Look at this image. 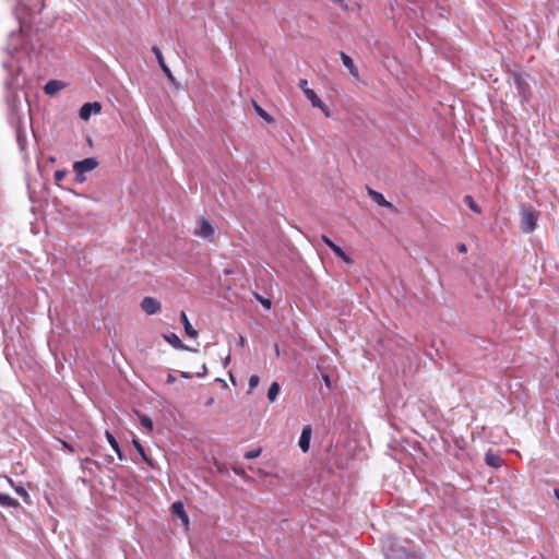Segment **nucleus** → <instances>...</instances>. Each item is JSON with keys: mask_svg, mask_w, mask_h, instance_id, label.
Wrapping results in <instances>:
<instances>
[{"mask_svg": "<svg viewBox=\"0 0 559 559\" xmlns=\"http://www.w3.org/2000/svg\"><path fill=\"white\" fill-rule=\"evenodd\" d=\"M8 70L9 74L4 82L5 103L9 110L8 120L10 124H17L23 121L22 102L19 91L23 88L24 82L21 83L19 79L21 68H17L15 73L12 69L8 68Z\"/></svg>", "mask_w": 559, "mask_h": 559, "instance_id": "f257e3e1", "label": "nucleus"}, {"mask_svg": "<svg viewBox=\"0 0 559 559\" xmlns=\"http://www.w3.org/2000/svg\"><path fill=\"white\" fill-rule=\"evenodd\" d=\"M382 552L385 559H425V552L416 547L411 539L386 537L382 542Z\"/></svg>", "mask_w": 559, "mask_h": 559, "instance_id": "f03ea898", "label": "nucleus"}, {"mask_svg": "<svg viewBox=\"0 0 559 559\" xmlns=\"http://www.w3.org/2000/svg\"><path fill=\"white\" fill-rule=\"evenodd\" d=\"M508 73L511 75L513 80L521 103H530L533 96L530 84V80L532 79L531 74L526 72H520L516 70H509Z\"/></svg>", "mask_w": 559, "mask_h": 559, "instance_id": "7ed1b4c3", "label": "nucleus"}, {"mask_svg": "<svg viewBox=\"0 0 559 559\" xmlns=\"http://www.w3.org/2000/svg\"><path fill=\"white\" fill-rule=\"evenodd\" d=\"M520 228L524 234L533 233L537 227V221L540 216V212L534 206L527 204H521L520 207Z\"/></svg>", "mask_w": 559, "mask_h": 559, "instance_id": "20e7f679", "label": "nucleus"}, {"mask_svg": "<svg viewBox=\"0 0 559 559\" xmlns=\"http://www.w3.org/2000/svg\"><path fill=\"white\" fill-rule=\"evenodd\" d=\"M152 52L154 53L156 61H157L160 70L163 71V73L166 75L168 82L171 85H174L176 88H178L180 86V84L176 81V78L174 76L171 70L166 64L164 56L162 53V50L157 46H153Z\"/></svg>", "mask_w": 559, "mask_h": 559, "instance_id": "39448f33", "label": "nucleus"}, {"mask_svg": "<svg viewBox=\"0 0 559 559\" xmlns=\"http://www.w3.org/2000/svg\"><path fill=\"white\" fill-rule=\"evenodd\" d=\"M298 86L301 88L307 99L311 103L312 107L321 108V105L323 106V102L318 96V94L312 88L308 87V81L306 79H300Z\"/></svg>", "mask_w": 559, "mask_h": 559, "instance_id": "423d86ee", "label": "nucleus"}, {"mask_svg": "<svg viewBox=\"0 0 559 559\" xmlns=\"http://www.w3.org/2000/svg\"><path fill=\"white\" fill-rule=\"evenodd\" d=\"M321 239L331 249V251L343 262L347 264H352L354 262L353 259L326 235H322Z\"/></svg>", "mask_w": 559, "mask_h": 559, "instance_id": "0eeeda50", "label": "nucleus"}, {"mask_svg": "<svg viewBox=\"0 0 559 559\" xmlns=\"http://www.w3.org/2000/svg\"><path fill=\"white\" fill-rule=\"evenodd\" d=\"M102 104L99 102H87L83 104L79 110V117L82 120H88L93 114L102 111Z\"/></svg>", "mask_w": 559, "mask_h": 559, "instance_id": "6e6552de", "label": "nucleus"}, {"mask_svg": "<svg viewBox=\"0 0 559 559\" xmlns=\"http://www.w3.org/2000/svg\"><path fill=\"white\" fill-rule=\"evenodd\" d=\"M99 163L96 157H86L81 160H75L72 165L73 170L82 171L83 174L90 173L98 167Z\"/></svg>", "mask_w": 559, "mask_h": 559, "instance_id": "1a4fd4ad", "label": "nucleus"}, {"mask_svg": "<svg viewBox=\"0 0 559 559\" xmlns=\"http://www.w3.org/2000/svg\"><path fill=\"white\" fill-rule=\"evenodd\" d=\"M194 234L205 240L213 241L215 230L213 225L206 218H201L199 228Z\"/></svg>", "mask_w": 559, "mask_h": 559, "instance_id": "9d476101", "label": "nucleus"}, {"mask_svg": "<svg viewBox=\"0 0 559 559\" xmlns=\"http://www.w3.org/2000/svg\"><path fill=\"white\" fill-rule=\"evenodd\" d=\"M141 308L146 314L153 316L162 310V304L156 298L146 296L141 301Z\"/></svg>", "mask_w": 559, "mask_h": 559, "instance_id": "9b49d317", "label": "nucleus"}, {"mask_svg": "<svg viewBox=\"0 0 559 559\" xmlns=\"http://www.w3.org/2000/svg\"><path fill=\"white\" fill-rule=\"evenodd\" d=\"M162 336L168 344H170L176 349L188 350V352H198L197 349H193V348L189 347L188 345L183 344V342L180 340V337L174 332L163 333Z\"/></svg>", "mask_w": 559, "mask_h": 559, "instance_id": "f8f14e48", "label": "nucleus"}, {"mask_svg": "<svg viewBox=\"0 0 559 559\" xmlns=\"http://www.w3.org/2000/svg\"><path fill=\"white\" fill-rule=\"evenodd\" d=\"M367 192H368V195L370 197V199L374 203H377L379 206L389 209L391 211H396V209L393 205V203L388 201L381 192L376 191V190H373L372 188H370L368 186H367Z\"/></svg>", "mask_w": 559, "mask_h": 559, "instance_id": "ddd939ff", "label": "nucleus"}, {"mask_svg": "<svg viewBox=\"0 0 559 559\" xmlns=\"http://www.w3.org/2000/svg\"><path fill=\"white\" fill-rule=\"evenodd\" d=\"M171 513L174 516L178 518L181 522V525L185 527L189 526V515L185 510V506L181 501H175L170 507Z\"/></svg>", "mask_w": 559, "mask_h": 559, "instance_id": "4468645a", "label": "nucleus"}, {"mask_svg": "<svg viewBox=\"0 0 559 559\" xmlns=\"http://www.w3.org/2000/svg\"><path fill=\"white\" fill-rule=\"evenodd\" d=\"M312 438V427L311 425L304 426L301 430V435L298 440V447L302 451V453H307L310 449V442Z\"/></svg>", "mask_w": 559, "mask_h": 559, "instance_id": "2eb2a0df", "label": "nucleus"}, {"mask_svg": "<svg viewBox=\"0 0 559 559\" xmlns=\"http://www.w3.org/2000/svg\"><path fill=\"white\" fill-rule=\"evenodd\" d=\"M17 39L21 40V45H12L8 49L12 57H15V55L20 51H25L27 55H29L35 50L34 45L29 44L25 36H19Z\"/></svg>", "mask_w": 559, "mask_h": 559, "instance_id": "dca6fc26", "label": "nucleus"}, {"mask_svg": "<svg viewBox=\"0 0 559 559\" xmlns=\"http://www.w3.org/2000/svg\"><path fill=\"white\" fill-rule=\"evenodd\" d=\"M132 445L134 447V449L141 456L142 462L145 463L147 466L154 468L155 467L154 460L147 455L145 448L143 447V444L140 442V440L135 436L132 439Z\"/></svg>", "mask_w": 559, "mask_h": 559, "instance_id": "f3484780", "label": "nucleus"}, {"mask_svg": "<svg viewBox=\"0 0 559 559\" xmlns=\"http://www.w3.org/2000/svg\"><path fill=\"white\" fill-rule=\"evenodd\" d=\"M485 463L487 466L492 468H499L503 465V459L501 455L491 449L485 453Z\"/></svg>", "mask_w": 559, "mask_h": 559, "instance_id": "a211bd4d", "label": "nucleus"}, {"mask_svg": "<svg viewBox=\"0 0 559 559\" xmlns=\"http://www.w3.org/2000/svg\"><path fill=\"white\" fill-rule=\"evenodd\" d=\"M105 437H106L108 443L110 444V447L112 448V450L116 452L118 459L120 461L126 460V455H124L118 440L116 439V437L109 430L105 431Z\"/></svg>", "mask_w": 559, "mask_h": 559, "instance_id": "6ab92c4d", "label": "nucleus"}, {"mask_svg": "<svg viewBox=\"0 0 559 559\" xmlns=\"http://www.w3.org/2000/svg\"><path fill=\"white\" fill-rule=\"evenodd\" d=\"M340 57H341V60H342L344 67L349 71V73L353 76L357 78L359 74V71H358V68L356 67L353 58L349 55L345 53L344 51L340 52Z\"/></svg>", "mask_w": 559, "mask_h": 559, "instance_id": "aec40b11", "label": "nucleus"}, {"mask_svg": "<svg viewBox=\"0 0 559 559\" xmlns=\"http://www.w3.org/2000/svg\"><path fill=\"white\" fill-rule=\"evenodd\" d=\"M180 322L188 337L195 338L198 336V331L192 326L183 310L180 312Z\"/></svg>", "mask_w": 559, "mask_h": 559, "instance_id": "412c9836", "label": "nucleus"}, {"mask_svg": "<svg viewBox=\"0 0 559 559\" xmlns=\"http://www.w3.org/2000/svg\"><path fill=\"white\" fill-rule=\"evenodd\" d=\"M10 486L14 489V491L23 499V501L26 503V504H31L32 503V499H31V496L29 493L27 492V490L22 486V485H16L12 478L10 477H7Z\"/></svg>", "mask_w": 559, "mask_h": 559, "instance_id": "4be33fe9", "label": "nucleus"}, {"mask_svg": "<svg viewBox=\"0 0 559 559\" xmlns=\"http://www.w3.org/2000/svg\"><path fill=\"white\" fill-rule=\"evenodd\" d=\"M15 130L16 142L21 150H24L26 146V133L23 128V121L17 124H11Z\"/></svg>", "mask_w": 559, "mask_h": 559, "instance_id": "5701e85b", "label": "nucleus"}, {"mask_svg": "<svg viewBox=\"0 0 559 559\" xmlns=\"http://www.w3.org/2000/svg\"><path fill=\"white\" fill-rule=\"evenodd\" d=\"M64 84L58 80H50L44 86V92L46 95L53 96L56 95Z\"/></svg>", "mask_w": 559, "mask_h": 559, "instance_id": "b1692460", "label": "nucleus"}, {"mask_svg": "<svg viewBox=\"0 0 559 559\" xmlns=\"http://www.w3.org/2000/svg\"><path fill=\"white\" fill-rule=\"evenodd\" d=\"M0 506L3 508L17 509L21 504L15 498H12L8 493L0 492Z\"/></svg>", "mask_w": 559, "mask_h": 559, "instance_id": "393cba45", "label": "nucleus"}, {"mask_svg": "<svg viewBox=\"0 0 559 559\" xmlns=\"http://www.w3.org/2000/svg\"><path fill=\"white\" fill-rule=\"evenodd\" d=\"M134 413L138 416L142 427L145 428L148 432H152L154 430V423L152 418L136 409H134Z\"/></svg>", "mask_w": 559, "mask_h": 559, "instance_id": "a878e982", "label": "nucleus"}, {"mask_svg": "<svg viewBox=\"0 0 559 559\" xmlns=\"http://www.w3.org/2000/svg\"><path fill=\"white\" fill-rule=\"evenodd\" d=\"M281 392V385L278 382L274 381L271 383V385L269 386V390H267V400L271 402V403H274L278 396Z\"/></svg>", "mask_w": 559, "mask_h": 559, "instance_id": "bb28decb", "label": "nucleus"}, {"mask_svg": "<svg viewBox=\"0 0 559 559\" xmlns=\"http://www.w3.org/2000/svg\"><path fill=\"white\" fill-rule=\"evenodd\" d=\"M253 108H254L257 115L260 118H262L265 122H267V123L274 122V118L254 100H253Z\"/></svg>", "mask_w": 559, "mask_h": 559, "instance_id": "cd10ccee", "label": "nucleus"}, {"mask_svg": "<svg viewBox=\"0 0 559 559\" xmlns=\"http://www.w3.org/2000/svg\"><path fill=\"white\" fill-rule=\"evenodd\" d=\"M463 202L464 204H466L469 210L476 214H481L483 213V210L481 207L476 203V201L474 200V198L469 194H466L464 195L463 198Z\"/></svg>", "mask_w": 559, "mask_h": 559, "instance_id": "c85d7f7f", "label": "nucleus"}, {"mask_svg": "<svg viewBox=\"0 0 559 559\" xmlns=\"http://www.w3.org/2000/svg\"><path fill=\"white\" fill-rule=\"evenodd\" d=\"M231 469H233V472L236 475L241 477L246 483H248V484H253L254 483V478L252 476L248 475L243 467H241V466H233Z\"/></svg>", "mask_w": 559, "mask_h": 559, "instance_id": "c756f323", "label": "nucleus"}, {"mask_svg": "<svg viewBox=\"0 0 559 559\" xmlns=\"http://www.w3.org/2000/svg\"><path fill=\"white\" fill-rule=\"evenodd\" d=\"M255 299L262 305L263 308L266 310L271 309L272 307V300L270 298H265L259 294H254Z\"/></svg>", "mask_w": 559, "mask_h": 559, "instance_id": "7c9ffc66", "label": "nucleus"}, {"mask_svg": "<svg viewBox=\"0 0 559 559\" xmlns=\"http://www.w3.org/2000/svg\"><path fill=\"white\" fill-rule=\"evenodd\" d=\"M68 175V171L66 169H57L53 174V180L57 186L60 187L59 182L62 181Z\"/></svg>", "mask_w": 559, "mask_h": 559, "instance_id": "2f4dec72", "label": "nucleus"}, {"mask_svg": "<svg viewBox=\"0 0 559 559\" xmlns=\"http://www.w3.org/2000/svg\"><path fill=\"white\" fill-rule=\"evenodd\" d=\"M262 453V448H255L253 450H250V451H247L245 453V459L246 460H254L257 457H259Z\"/></svg>", "mask_w": 559, "mask_h": 559, "instance_id": "473e14b6", "label": "nucleus"}, {"mask_svg": "<svg viewBox=\"0 0 559 559\" xmlns=\"http://www.w3.org/2000/svg\"><path fill=\"white\" fill-rule=\"evenodd\" d=\"M260 383V378L257 374H252L249 378V390L248 393H251L254 388H257Z\"/></svg>", "mask_w": 559, "mask_h": 559, "instance_id": "72a5a7b5", "label": "nucleus"}, {"mask_svg": "<svg viewBox=\"0 0 559 559\" xmlns=\"http://www.w3.org/2000/svg\"><path fill=\"white\" fill-rule=\"evenodd\" d=\"M57 440H58V442L61 443L62 449L68 451L69 453H74L76 451L75 448L68 441L60 439V438H58Z\"/></svg>", "mask_w": 559, "mask_h": 559, "instance_id": "f704fd0d", "label": "nucleus"}, {"mask_svg": "<svg viewBox=\"0 0 559 559\" xmlns=\"http://www.w3.org/2000/svg\"><path fill=\"white\" fill-rule=\"evenodd\" d=\"M75 176L73 178V181L75 183H83L85 180H86V177H85V174H83L82 171H79V170H73Z\"/></svg>", "mask_w": 559, "mask_h": 559, "instance_id": "c9c22d12", "label": "nucleus"}, {"mask_svg": "<svg viewBox=\"0 0 559 559\" xmlns=\"http://www.w3.org/2000/svg\"><path fill=\"white\" fill-rule=\"evenodd\" d=\"M322 380L326 388L330 390L332 385L331 377L328 373H322Z\"/></svg>", "mask_w": 559, "mask_h": 559, "instance_id": "e433bc0d", "label": "nucleus"}, {"mask_svg": "<svg viewBox=\"0 0 559 559\" xmlns=\"http://www.w3.org/2000/svg\"><path fill=\"white\" fill-rule=\"evenodd\" d=\"M334 4H337L338 7H341L343 10L347 11L348 10V4L345 2V0H331Z\"/></svg>", "mask_w": 559, "mask_h": 559, "instance_id": "4c0bfd02", "label": "nucleus"}, {"mask_svg": "<svg viewBox=\"0 0 559 559\" xmlns=\"http://www.w3.org/2000/svg\"><path fill=\"white\" fill-rule=\"evenodd\" d=\"M206 374H207V367H206V365L204 364V365L202 366V368H201V371H198V372L195 373V376H197V377H199V378H202V377H205Z\"/></svg>", "mask_w": 559, "mask_h": 559, "instance_id": "58836bf2", "label": "nucleus"}, {"mask_svg": "<svg viewBox=\"0 0 559 559\" xmlns=\"http://www.w3.org/2000/svg\"><path fill=\"white\" fill-rule=\"evenodd\" d=\"M456 248H457V251L460 253H466L467 252V247L463 242L457 243Z\"/></svg>", "mask_w": 559, "mask_h": 559, "instance_id": "ea45409f", "label": "nucleus"}, {"mask_svg": "<svg viewBox=\"0 0 559 559\" xmlns=\"http://www.w3.org/2000/svg\"><path fill=\"white\" fill-rule=\"evenodd\" d=\"M176 380H177V378L173 373H168L167 379H166V383L167 384H173V383L176 382Z\"/></svg>", "mask_w": 559, "mask_h": 559, "instance_id": "a19ab883", "label": "nucleus"}, {"mask_svg": "<svg viewBox=\"0 0 559 559\" xmlns=\"http://www.w3.org/2000/svg\"><path fill=\"white\" fill-rule=\"evenodd\" d=\"M325 117H330V110L328 108V106L323 103V106L321 105V108H319Z\"/></svg>", "mask_w": 559, "mask_h": 559, "instance_id": "79ce46f5", "label": "nucleus"}, {"mask_svg": "<svg viewBox=\"0 0 559 559\" xmlns=\"http://www.w3.org/2000/svg\"><path fill=\"white\" fill-rule=\"evenodd\" d=\"M249 469L252 472L259 473L261 476H266L267 474L262 468H254L252 466H249Z\"/></svg>", "mask_w": 559, "mask_h": 559, "instance_id": "37998d69", "label": "nucleus"}, {"mask_svg": "<svg viewBox=\"0 0 559 559\" xmlns=\"http://www.w3.org/2000/svg\"><path fill=\"white\" fill-rule=\"evenodd\" d=\"M180 377L183 378V379H191L192 378V373L187 372V371H180Z\"/></svg>", "mask_w": 559, "mask_h": 559, "instance_id": "c03bdc74", "label": "nucleus"}, {"mask_svg": "<svg viewBox=\"0 0 559 559\" xmlns=\"http://www.w3.org/2000/svg\"><path fill=\"white\" fill-rule=\"evenodd\" d=\"M230 362V355H227L224 359H223V365L224 367L226 368Z\"/></svg>", "mask_w": 559, "mask_h": 559, "instance_id": "a18cd8bd", "label": "nucleus"}, {"mask_svg": "<svg viewBox=\"0 0 559 559\" xmlns=\"http://www.w3.org/2000/svg\"><path fill=\"white\" fill-rule=\"evenodd\" d=\"M245 343H246V338L240 335L239 341H238V345L242 347V346H245Z\"/></svg>", "mask_w": 559, "mask_h": 559, "instance_id": "49530a36", "label": "nucleus"}, {"mask_svg": "<svg viewBox=\"0 0 559 559\" xmlns=\"http://www.w3.org/2000/svg\"><path fill=\"white\" fill-rule=\"evenodd\" d=\"M84 461L87 462V463H92V464H95V465L99 466L98 462H96V461H94L92 459L86 457Z\"/></svg>", "mask_w": 559, "mask_h": 559, "instance_id": "de8ad7c7", "label": "nucleus"}, {"mask_svg": "<svg viewBox=\"0 0 559 559\" xmlns=\"http://www.w3.org/2000/svg\"><path fill=\"white\" fill-rule=\"evenodd\" d=\"M274 350H275L276 356L278 357L281 353H280V346L277 344L274 345Z\"/></svg>", "mask_w": 559, "mask_h": 559, "instance_id": "09e8293b", "label": "nucleus"}, {"mask_svg": "<svg viewBox=\"0 0 559 559\" xmlns=\"http://www.w3.org/2000/svg\"><path fill=\"white\" fill-rule=\"evenodd\" d=\"M554 495H555V497H556V498L558 499V501H559V488H555V489H554Z\"/></svg>", "mask_w": 559, "mask_h": 559, "instance_id": "8fccbe9b", "label": "nucleus"}, {"mask_svg": "<svg viewBox=\"0 0 559 559\" xmlns=\"http://www.w3.org/2000/svg\"><path fill=\"white\" fill-rule=\"evenodd\" d=\"M213 402H214V399H213V397H210V399L206 401L205 405H206V406H210V405H212V403H213Z\"/></svg>", "mask_w": 559, "mask_h": 559, "instance_id": "3c124183", "label": "nucleus"}, {"mask_svg": "<svg viewBox=\"0 0 559 559\" xmlns=\"http://www.w3.org/2000/svg\"><path fill=\"white\" fill-rule=\"evenodd\" d=\"M24 98H25V102H26L27 106L29 107V100H28V94L27 93H24Z\"/></svg>", "mask_w": 559, "mask_h": 559, "instance_id": "603ef678", "label": "nucleus"}, {"mask_svg": "<svg viewBox=\"0 0 559 559\" xmlns=\"http://www.w3.org/2000/svg\"><path fill=\"white\" fill-rule=\"evenodd\" d=\"M114 461V457L111 455H107V462H112Z\"/></svg>", "mask_w": 559, "mask_h": 559, "instance_id": "864d4df0", "label": "nucleus"}, {"mask_svg": "<svg viewBox=\"0 0 559 559\" xmlns=\"http://www.w3.org/2000/svg\"><path fill=\"white\" fill-rule=\"evenodd\" d=\"M48 162H50V163H55V162H56V158H55V157H52V156H50V157L48 158Z\"/></svg>", "mask_w": 559, "mask_h": 559, "instance_id": "5fc2aeb1", "label": "nucleus"}, {"mask_svg": "<svg viewBox=\"0 0 559 559\" xmlns=\"http://www.w3.org/2000/svg\"><path fill=\"white\" fill-rule=\"evenodd\" d=\"M43 8H44V4L41 3L39 9H38V12H41Z\"/></svg>", "mask_w": 559, "mask_h": 559, "instance_id": "6e6d98bb", "label": "nucleus"}, {"mask_svg": "<svg viewBox=\"0 0 559 559\" xmlns=\"http://www.w3.org/2000/svg\"><path fill=\"white\" fill-rule=\"evenodd\" d=\"M217 381H219V382H222V383H224V384L226 385V382H225V380H222V379H217Z\"/></svg>", "mask_w": 559, "mask_h": 559, "instance_id": "4d7b16f0", "label": "nucleus"}, {"mask_svg": "<svg viewBox=\"0 0 559 559\" xmlns=\"http://www.w3.org/2000/svg\"><path fill=\"white\" fill-rule=\"evenodd\" d=\"M39 3V0H34V5H37Z\"/></svg>", "mask_w": 559, "mask_h": 559, "instance_id": "13d9d810", "label": "nucleus"}]
</instances>
